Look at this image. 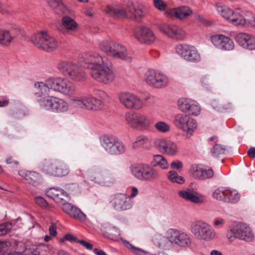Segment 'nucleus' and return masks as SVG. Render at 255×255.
I'll return each mask as SVG.
<instances>
[{
  "instance_id": "14",
  "label": "nucleus",
  "mask_w": 255,
  "mask_h": 255,
  "mask_svg": "<svg viewBox=\"0 0 255 255\" xmlns=\"http://www.w3.org/2000/svg\"><path fill=\"white\" fill-rule=\"evenodd\" d=\"M167 238L171 243L181 247H187L191 243V239L188 234L175 229L169 230L167 232Z\"/></svg>"
},
{
  "instance_id": "3",
  "label": "nucleus",
  "mask_w": 255,
  "mask_h": 255,
  "mask_svg": "<svg viewBox=\"0 0 255 255\" xmlns=\"http://www.w3.org/2000/svg\"><path fill=\"white\" fill-rule=\"evenodd\" d=\"M37 90L34 95L37 98V101L39 107L43 110L54 113H63L68 110V104L64 100L55 96L45 95L47 93H41L40 90Z\"/></svg>"
},
{
  "instance_id": "27",
  "label": "nucleus",
  "mask_w": 255,
  "mask_h": 255,
  "mask_svg": "<svg viewBox=\"0 0 255 255\" xmlns=\"http://www.w3.org/2000/svg\"><path fill=\"white\" fill-rule=\"evenodd\" d=\"M128 199V197L125 195L119 194L116 195L111 202L115 209L126 210L130 207V204L127 201Z\"/></svg>"
},
{
  "instance_id": "11",
  "label": "nucleus",
  "mask_w": 255,
  "mask_h": 255,
  "mask_svg": "<svg viewBox=\"0 0 255 255\" xmlns=\"http://www.w3.org/2000/svg\"><path fill=\"white\" fill-rule=\"evenodd\" d=\"M228 239L232 242L235 238L246 241H251L254 238L253 233L251 228L246 224L239 223L234 226L227 233Z\"/></svg>"
},
{
  "instance_id": "30",
  "label": "nucleus",
  "mask_w": 255,
  "mask_h": 255,
  "mask_svg": "<svg viewBox=\"0 0 255 255\" xmlns=\"http://www.w3.org/2000/svg\"><path fill=\"white\" fill-rule=\"evenodd\" d=\"M196 128L197 124L196 121L193 118L189 117V119L186 120L180 129L185 132V136L187 138H190L192 136Z\"/></svg>"
},
{
  "instance_id": "15",
  "label": "nucleus",
  "mask_w": 255,
  "mask_h": 255,
  "mask_svg": "<svg viewBox=\"0 0 255 255\" xmlns=\"http://www.w3.org/2000/svg\"><path fill=\"white\" fill-rule=\"evenodd\" d=\"M175 50L185 60L192 62H197L200 60V55L193 46L179 44L176 46Z\"/></svg>"
},
{
  "instance_id": "54",
  "label": "nucleus",
  "mask_w": 255,
  "mask_h": 255,
  "mask_svg": "<svg viewBox=\"0 0 255 255\" xmlns=\"http://www.w3.org/2000/svg\"><path fill=\"white\" fill-rule=\"evenodd\" d=\"M136 140L140 145L146 144L149 142L148 137L144 135H141L137 136Z\"/></svg>"
},
{
  "instance_id": "20",
  "label": "nucleus",
  "mask_w": 255,
  "mask_h": 255,
  "mask_svg": "<svg viewBox=\"0 0 255 255\" xmlns=\"http://www.w3.org/2000/svg\"><path fill=\"white\" fill-rule=\"evenodd\" d=\"M41 170L46 174L55 176H62L67 175L70 171L69 168L64 164H51L47 166H43Z\"/></svg>"
},
{
  "instance_id": "19",
  "label": "nucleus",
  "mask_w": 255,
  "mask_h": 255,
  "mask_svg": "<svg viewBox=\"0 0 255 255\" xmlns=\"http://www.w3.org/2000/svg\"><path fill=\"white\" fill-rule=\"evenodd\" d=\"M178 106L181 111L189 115H197L200 112V107L197 102L190 99H180Z\"/></svg>"
},
{
  "instance_id": "29",
  "label": "nucleus",
  "mask_w": 255,
  "mask_h": 255,
  "mask_svg": "<svg viewBox=\"0 0 255 255\" xmlns=\"http://www.w3.org/2000/svg\"><path fill=\"white\" fill-rule=\"evenodd\" d=\"M19 175L23 177L30 184L36 186L40 183L41 176L40 174L35 171H21Z\"/></svg>"
},
{
  "instance_id": "59",
  "label": "nucleus",
  "mask_w": 255,
  "mask_h": 255,
  "mask_svg": "<svg viewBox=\"0 0 255 255\" xmlns=\"http://www.w3.org/2000/svg\"><path fill=\"white\" fill-rule=\"evenodd\" d=\"M0 243H7L6 246H4L1 250H0V255H16V253H3V252H5V248H7L8 246L10 245V243L7 242H0Z\"/></svg>"
},
{
  "instance_id": "16",
  "label": "nucleus",
  "mask_w": 255,
  "mask_h": 255,
  "mask_svg": "<svg viewBox=\"0 0 255 255\" xmlns=\"http://www.w3.org/2000/svg\"><path fill=\"white\" fill-rule=\"evenodd\" d=\"M159 30L169 38L175 40H182L186 32L181 27L174 24L164 23L158 26Z\"/></svg>"
},
{
  "instance_id": "4",
  "label": "nucleus",
  "mask_w": 255,
  "mask_h": 255,
  "mask_svg": "<svg viewBox=\"0 0 255 255\" xmlns=\"http://www.w3.org/2000/svg\"><path fill=\"white\" fill-rule=\"evenodd\" d=\"M59 71L68 79L75 82H83L87 79L84 71L77 64L70 61H61L57 65Z\"/></svg>"
},
{
  "instance_id": "46",
  "label": "nucleus",
  "mask_w": 255,
  "mask_h": 255,
  "mask_svg": "<svg viewBox=\"0 0 255 255\" xmlns=\"http://www.w3.org/2000/svg\"><path fill=\"white\" fill-rule=\"evenodd\" d=\"M225 150L226 149L224 147L218 143H216L213 147L212 153L215 155H217L218 154L224 153Z\"/></svg>"
},
{
  "instance_id": "8",
  "label": "nucleus",
  "mask_w": 255,
  "mask_h": 255,
  "mask_svg": "<svg viewBox=\"0 0 255 255\" xmlns=\"http://www.w3.org/2000/svg\"><path fill=\"white\" fill-rule=\"evenodd\" d=\"M191 233L198 240L205 241L213 240L216 236V232L211 226L202 221L192 222L190 227Z\"/></svg>"
},
{
  "instance_id": "24",
  "label": "nucleus",
  "mask_w": 255,
  "mask_h": 255,
  "mask_svg": "<svg viewBox=\"0 0 255 255\" xmlns=\"http://www.w3.org/2000/svg\"><path fill=\"white\" fill-rule=\"evenodd\" d=\"M178 195L184 200L194 203H202L204 200L202 195L189 188L179 191Z\"/></svg>"
},
{
  "instance_id": "38",
  "label": "nucleus",
  "mask_w": 255,
  "mask_h": 255,
  "mask_svg": "<svg viewBox=\"0 0 255 255\" xmlns=\"http://www.w3.org/2000/svg\"><path fill=\"white\" fill-rule=\"evenodd\" d=\"M153 161L155 165H158L162 169H167L169 166L166 159L161 155H154Z\"/></svg>"
},
{
  "instance_id": "23",
  "label": "nucleus",
  "mask_w": 255,
  "mask_h": 255,
  "mask_svg": "<svg viewBox=\"0 0 255 255\" xmlns=\"http://www.w3.org/2000/svg\"><path fill=\"white\" fill-rule=\"evenodd\" d=\"M155 144L158 149L162 153L174 155L177 152V145L171 141L158 139L155 141Z\"/></svg>"
},
{
  "instance_id": "37",
  "label": "nucleus",
  "mask_w": 255,
  "mask_h": 255,
  "mask_svg": "<svg viewBox=\"0 0 255 255\" xmlns=\"http://www.w3.org/2000/svg\"><path fill=\"white\" fill-rule=\"evenodd\" d=\"M225 37V35L223 34L214 35L211 37V40L216 48L221 50Z\"/></svg>"
},
{
  "instance_id": "62",
  "label": "nucleus",
  "mask_w": 255,
  "mask_h": 255,
  "mask_svg": "<svg viewBox=\"0 0 255 255\" xmlns=\"http://www.w3.org/2000/svg\"><path fill=\"white\" fill-rule=\"evenodd\" d=\"M248 155L252 158H255V147L250 148L247 152Z\"/></svg>"
},
{
  "instance_id": "49",
  "label": "nucleus",
  "mask_w": 255,
  "mask_h": 255,
  "mask_svg": "<svg viewBox=\"0 0 255 255\" xmlns=\"http://www.w3.org/2000/svg\"><path fill=\"white\" fill-rule=\"evenodd\" d=\"M60 190L55 188H51L46 191V195L52 198L54 201L57 199V195Z\"/></svg>"
},
{
  "instance_id": "25",
  "label": "nucleus",
  "mask_w": 255,
  "mask_h": 255,
  "mask_svg": "<svg viewBox=\"0 0 255 255\" xmlns=\"http://www.w3.org/2000/svg\"><path fill=\"white\" fill-rule=\"evenodd\" d=\"M19 33L20 31L18 29H11L9 30L0 29V45H9Z\"/></svg>"
},
{
  "instance_id": "32",
  "label": "nucleus",
  "mask_w": 255,
  "mask_h": 255,
  "mask_svg": "<svg viewBox=\"0 0 255 255\" xmlns=\"http://www.w3.org/2000/svg\"><path fill=\"white\" fill-rule=\"evenodd\" d=\"M103 107V102L101 100L93 97H89L87 110L98 111L101 110Z\"/></svg>"
},
{
  "instance_id": "63",
  "label": "nucleus",
  "mask_w": 255,
  "mask_h": 255,
  "mask_svg": "<svg viewBox=\"0 0 255 255\" xmlns=\"http://www.w3.org/2000/svg\"><path fill=\"white\" fill-rule=\"evenodd\" d=\"M109 232L111 234H113L116 235H120V231L117 228L113 227L110 228Z\"/></svg>"
},
{
  "instance_id": "18",
  "label": "nucleus",
  "mask_w": 255,
  "mask_h": 255,
  "mask_svg": "<svg viewBox=\"0 0 255 255\" xmlns=\"http://www.w3.org/2000/svg\"><path fill=\"white\" fill-rule=\"evenodd\" d=\"M134 36L139 42L146 44L152 43L156 39L154 32L150 28L145 26L136 28Z\"/></svg>"
},
{
  "instance_id": "40",
  "label": "nucleus",
  "mask_w": 255,
  "mask_h": 255,
  "mask_svg": "<svg viewBox=\"0 0 255 255\" xmlns=\"http://www.w3.org/2000/svg\"><path fill=\"white\" fill-rule=\"evenodd\" d=\"M234 47V41L229 37L225 35L221 50L230 51L232 50Z\"/></svg>"
},
{
  "instance_id": "26",
  "label": "nucleus",
  "mask_w": 255,
  "mask_h": 255,
  "mask_svg": "<svg viewBox=\"0 0 255 255\" xmlns=\"http://www.w3.org/2000/svg\"><path fill=\"white\" fill-rule=\"evenodd\" d=\"M192 10L188 6H182L172 9L166 12V14L180 19H183L192 15Z\"/></svg>"
},
{
  "instance_id": "51",
  "label": "nucleus",
  "mask_w": 255,
  "mask_h": 255,
  "mask_svg": "<svg viewBox=\"0 0 255 255\" xmlns=\"http://www.w3.org/2000/svg\"><path fill=\"white\" fill-rule=\"evenodd\" d=\"M35 201L37 205L41 207L46 208L48 206L47 201L42 197H36L35 198Z\"/></svg>"
},
{
  "instance_id": "1",
  "label": "nucleus",
  "mask_w": 255,
  "mask_h": 255,
  "mask_svg": "<svg viewBox=\"0 0 255 255\" xmlns=\"http://www.w3.org/2000/svg\"><path fill=\"white\" fill-rule=\"evenodd\" d=\"M79 62L81 66L91 70L92 77L97 82L109 84L114 81L115 75L112 68L104 63L98 53H83L80 56Z\"/></svg>"
},
{
  "instance_id": "52",
  "label": "nucleus",
  "mask_w": 255,
  "mask_h": 255,
  "mask_svg": "<svg viewBox=\"0 0 255 255\" xmlns=\"http://www.w3.org/2000/svg\"><path fill=\"white\" fill-rule=\"evenodd\" d=\"M58 194V195H57V199H56L55 202L58 203L65 200V199L68 197L67 194L61 190H59Z\"/></svg>"
},
{
  "instance_id": "48",
  "label": "nucleus",
  "mask_w": 255,
  "mask_h": 255,
  "mask_svg": "<svg viewBox=\"0 0 255 255\" xmlns=\"http://www.w3.org/2000/svg\"><path fill=\"white\" fill-rule=\"evenodd\" d=\"M11 229V225L9 223H5L0 225V236L5 235Z\"/></svg>"
},
{
  "instance_id": "57",
  "label": "nucleus",
  "mask_w": 255,
  "mask_h": 255,
  "mask_svg": "<svg viewBox=\"0 0 255 255\" xmlns=\"http://www.w3.org/2000/svg\"><path fill=\"white\" fill-rule=\"evenodd\" d=\"M183 166L182 163L180 161H173L171 163V167L173 169H179Z\"/></svg>"
},
{
  "instance_id": "44",
  "label": "nucleus",
  "mask_w": 255,
  "mask_h": 255,
  "mask_svg": "<svg viewBox=\"0 0 255 255\" xmlns=\"http://www.w3.org/2000/svg\"><path fill=\"white\" fill-rule=\"evenodd\" d=\"M48 3L54 9H59L61 10L65 8L61 0H48Z\"/></svg>"
},
{
  "instance_id": "22",
  "label": "nucleus",
  "mask_w": 255,
  "mask_h": 255,
  "mask_svg": "<svg viewBox=\"0 0 255 255\" xmlns=\"http://www.w3.org/2000/svg\"><path fill=\"white\" fill-rule=\"evenodd\" d=\"M128 18L139 21L145 15L146 12L143 10V6L138 3H131L127 6Z\"/></svg>"
},
{
  "instance_id": "55",
  "label": "nucleus",
  "mask_w": 255,
  "mask_h": 255,
  "mask_svg": "<svg viewBox=\"0 0 255 255\" xmlns=\"http://www.w3.org/2000/svg\"><path fill=\"white\" fill-rule=\"evenodd\" d=\"M129 245L130 246L133 252L138 255H144L146 254V252L142 250L135 248L132 246L131 244H129Z\"/></svg>"
},
{
  "instance_id": "50",
  "label": "nucleus",
  "mask_w": 255,
  "mask_h": 255,
  "mask_svg": "<svg viewBox=\"0 0 255 255\" xmlns=\"http://www.w3.org/2000/svg\"><path fill=\"white\" fill-rule=\"evenodd\" d=\"M214 175V171L212 169H204L203 168V172L202 175V180L210 178Z\"/></svg>"
},
{
  "instance_id": "31",
  "label": "nucleus",
  "mask_w": 255,
  "mask_h": 255,
  "mask_svg": "<svg viewBox=\"0 0 255 255\" xmlns=\"http://www.w3.org/2000/svg\"><path fill=\"white\" fill-rule=\"evenodd\" d=\"M88 100V96H73L70 99V101L74 107L87 110Z\"/></svg>"
},
{
  "instance_id": "5",
  "label": "nucleus",
  "mask_w": 255,
  "mask_h": 255,
  "mask_svg": "<svg viewBox=\"0 0 255 255\" xmlns=\"http://www.w3.org/2000/svg\"><path fill=\"white\" fill-rule=\"evenodd\" d=\"M130 170L132 175L141 181H155L158 180L160 177L158 171L149 164H133L130 167Z\"/></svg>"
},
{
  "instance_id": "61",
  "label": "nucleus",
  "mask_w": 255,
  "mask_h": 255,
  "mask_svg": "<svg viewBox=\"0 0 255 255\" xmlns=\"http://www.w3.org/2000/svg\"><path fill=\"white\" fill-rule=\"evenodd\" d=\"M5 161L7 164H13L15 165H17L18 164V162L16 159H14L11 156H8L6 159Z\"/></svg>"
},
{
  "instance_id": "42",
  "label": "nucleus",
  "mask_w": 255,
  "mask_h": 255,
  "mask_svg": "<svg viewBox=\"0 0 255 255\" xmlns=\"http://www.w3.org/2000/svg\"><path fill=\"white\" fill-rule=\"evenodd\" d=\"M226 189H217L213 193V197L217 200L225 201Z\"/></svg>"
},
{
  "instance_id": "10",
  "label": "nucleus",
  "mask_w": 255,
  "mask_h": 255,
  "mask_svg": "<svg viewBox=\"0 0 255 255\" xmlns=\"http://www.w3.org/2000/svg\"><path fill=\"white\" fill-rule=\"evenodd\" d=\"M101 145L106 151L112 155H119L125 153V144L112 135H104L100 138Z\"/></svg>"
},
{
  "instance_id": "33",
  "label": "nucleus",
  "mask_w": 255,
  "mask_h": 255,
  "mask_svg": "<svg viewBox=\"0 0 255 255\" xmlns=\"http://www.w3.org/2000/svg\"><path fill=\"white\" fill-rule=\"evenodd\" d=\"M62 25L63 27L68 31H74L76 30L78 24L71 17L65 16L62 19Z\"/></svg>"
},
{
  "instance_id": "43",
  "label": "nucleus",
  "mask_w": 255,
  "mask_h": 255,
  "mask_svg": "<svg viewBox=\"0 0 255 255\" xmlns=\"http://www.w3.org/2000/svg\"><path fill=\"white\" fill-rule=\"evenodd\" d=\"M71 211V214H70V216L80 220H85V215L79 209L74 206Z\"/></svg>"
},
{
  "instance_id": "2",
  "label": "nucleus",
  "mask_w": 255,
  "mask_h": 255,
  "mask_svg": "<svg viewBox=\"0 0 255 255\" xmlns=\"http://www.w3.org/2000/svg\"><path fill=\"white\" fill-rule=\"evenodd\" d=\"M34 87L41 93H48L50 89L66 95H73L76 91L75 85L71 81L60 77L50 78L45 82H37Z\"/></svg>"
},
{
  "instance_id": "35",
  "label": "nucleus",
  "mask_w": 255,
  "mask_h": 255,
  "mask_svg": "<svg viewBox=\"0 0 255 255\" xmlns=\"http://www.w3.org/2000/svg\"><path fill=\"white\" fill-rule=\"evenodd\" d=\"M189 116L184 113H179L176 114L174 118V124L175 126L179 129L181 128L182 125L186 120L189 119Z\"/></svg>"
},
{
  "instance_id": "41",
  "label": "nucleus",
  "mask_w": 255,
  "mask_h": 255,
  "mask_svg": "<svg viewBox=\"0 0 255 255\" xmlns=\"http://www.w3.org/2000/svg\"><path fill=\"white\" fill-rule=\"evenodd\" d=\"M154 244L159 248L166 249L168 242L166 239L160 236H155L152 240Z\"/></svg>"
},
{
  "instance_id": "53",
  "label": "nucleus",
  "mask_w": 255,
  "mask_h": 255,
  "mask_svg": "<svg viewBox=\"0 0 255 255\" xmlns=\"http://www.w3.org/2000/svg\"><path fill=\"white\" fill-rule=\"evenodd\" d=\"M74 206L69 203H66L62 204V210L63 211L69 215L71 214L72 210L74 208Z\"/></svg>"
},
{
  "instance_id": "6",
  "label": "nucleus",
  "mask_w": 255,
  "mask_h": 255,
  "mask_svg": "<svg viewBox=\"0 0 255 255\" xmlns=\"http://www.w3.org/2000/svg\"><path fill=\"white\" fill-rule=\"evenodd\" d=\"M98 45L99 49L109 56L115 58L126 59L129 61L131 60V58L128 56L126 48L114 41L102 40L99 42Z\"/></svg>"
},
{
  "instance_id": "64",
  "label": "nucleus",
  "mask_w": 255,
  "mask_h": 255,
  "mask_svg": "<svg viewBox=\"0 0 255 255\" xmlns=\"http://www.w3.org/2000/svg\"><path fill=\"white\" fill-rule=\"evenodd\" d=\"M26 255H39L38 252L35 250H33L32 251L26 250Z\"/></svg>"
},
{
  "instance_id": "34",
  "label": "nucleus",
  "mask_w": 255,
  "mask_h": 255,
  "mask_svg": "<svg viewBox=\"0 0 255 255\" xmlns=\"http://www.w3.org/2000/svg\"><path fill=\"white\" fill-rule=\"evenodd\" d=\"M240 199V195L235 190L226 189L225 202L235 203Z\"/></svg>"
},
{
  "instance_id": "17",
  "label": "nucleus",
  "mask_w": 255,
  "mask_h": 255,
  "mask_svg": "<svg viewBox=\"0 0 255 255\" xmlns=\"http://www.w3.org/2000/svg\"><path fill=\"white\" fill-rule=\"evenodd\" d=\"M120 103L128 109L139 110L142 107L143 103L137 96L128 92H123L119 96Z\"/></svg>"
},
{
  "instance_id": "56",
  "label": "nucleus",
  "mask_w": 255,
  "mask_h": 255,
  "mask_svg": "<svg viewBox=\"0 0 255 255\" xmlns=\"http://www.w3.org/2000/svg\"><path fill=\"white\" fill-rule=\"evenodd\" d=\"M78 243L83 246L86 249L91 250L93 248V245L83 240H79Z\"/></svg>"
},
{
  "instance_id": "39",
  "label": "nucleus",
  "mask_w": 255,
  "mask_h": 255,
  "mask_svg": "<svg viewBox=\"0 0 255 255\" xmlns=\"http://www.w3.org/2000/svg\"><path fill=\"white\" fill-rule=\"evenodd\" d=\"M168 179L172 182L182 184L184 183V178L179 176L177 172L174 171H169L167 175Z\"/></svg>"
},
{
  "instance_id": "13",
  "label": "nucleus",
  "mask_w": 255,
  "mask_h": 255,
  "mask_svg": "<svg viewBox=\"0 0 255 255\" xmlns=\"http://www.w3.org/2000/svg\"><path fill=\"white\" fill-rule=\"evenodd\" d=\"M216 8L223 17L234 24L236 25H244L246 23V19L242 14L237 11H234L232 9L226 6L223 3L217 2Z\"/></svg>"
},
{
  "instance_id": "60",
  "label": "nucleus",
  "mask_w": 255,
  "mask_h": 255,
  "mask_svg": "<svg viewBox=\"0 0 255 255\" xmlns=\"http://www.w3.org/2000/svg\"><path fill=\"white\" fill-rule=\"evenodd\" d=\"M65 239H66V240H67V241H71V242H77V243L79 240L76 237L70 234H66L65 235Z\"/></svg>"
},
{
  "instance_id": "45",
  "label": "nucleus",
  "mask_w": 255,
  "mask_h": 255,
  "mask_svg": "<svg viewBox=\"0 0 255 255\" xmlns=\"http://www.w3.org/2000/svg\"><path fill=\"white\" fill-rule=\"evenodd\" d=\"M155 128L159 131L166 132L170 130V126L165 122H158L155 125Z\"/></svg>"
},
{
  "instance_id": "21",
  "label": "nucleus",
  "mask_w": 255,
  "mask_h": 255,
  "mask_svg": "<svg viewBox=\"0 0 255 255\" xmlns=\"http://www.w3.org/2000/svg\"><path fill=\"white\" fill-rule=\"evenodd\" d=\"M236 42L243 48L252 50L255 49V37L249 33L240 32L235 37Z\"/></svg>"
},
{
  "instance_id": "47",
  "label": "nucleus",
  "mask_w": 255,
  "mask_h": 255,
  "mask_svg": "<svg viewBox=\"0 0 255 255\" xmlns=\"http://www.w3.org/2000/svg\"><path fill=\"white\" fill-rule=\"evenodd\" d=\"M153 4L160 10H165L167 7L166 3L162 0H153Z\"/></svg>"
},
{
  "instance_id": "36",
  "label": "nucleus",
  "mask_w": 255,
  "mask_h": 255,
  "mask_svg": "<svg viewBox=\"0 0 255 255\" xmlns=\"http://www.w3.org/2000/svg\"><path fill=\"white\" fill-rule=\"evenodd\" d=\"M203 168L198 165H193L190 169L191 175L195 179L202 180Z\"/></svg>"
},
{
  "instance_id": "7",
  "label": "nucleus",
  "mask_w": 255,
  "mask_h": 255,
  "mask_svg": "<svg viewBox=\"0 0 255 255\" xmlns=\"http://www.w3.org/2000/svg\"><path fill=\"white\" fill-rule=\"evenodd\" d=\"M30 41L37 48L46 52L53 51L58 46L57 40L45 31L32 35Z\"/></svg>"
},
{
  "instance_id": "28",
  "label": "nucleus",
  "mask_w": 255,
  "mask_h": 255,
  "mask_svg": "<svg viewBox=\"0 0 255 255\" xmlns=\"http://www.w3.org/2000/svg\"><path fill=\"white\" fill-rule=\"evenodd\" d=\"M105 12L115 18H128L127 7L125 8L120 5L108 6L105 9Z\"/></svg>"
},
{
  "instance_id": "9",
  "label": "nucleus",
  "mask_w": 255,
  "mask_h": 255,
  "mask_svg": "<svg viewBox=\"0 0 255 255\" xmlns=\"http://www.w3.org/2000/svg\"><path fill=\"white\" fill-rule=\"evenodd\" d=\"M125 120L131 128L144 130L150 126V119L145 115L137 112H128L125 115Z\"/></svg>"
},
{
  "instance_id": "58",
  "label": "nucleus",
  "mask_w": 255,
  "mask_h": 255,
  "mask_svg": "<svg viewBox=\"0 0 255 255\" xmlns=\"http://www.w3.org/2000/svg\"><path fill=\"white\" fill-rule=\"evenodd\" d=\"M49 232L51 237H55L57 235L56 226L55 224H52L49 228Z\"/></svg>"
},
{
  "instance_id": "12",
  "label": "nucleus",
  "mask_w": 255,
  "mask_h": 255,
  "mask_svg": "<svg viewBox=\"0 0 255 255\" xmlns=\"http://www.w3.org/2000/svg\"><path fill=\"white\" fill-rule=\"evenodd\" d=\"M144 81L147 85L156 88L166 87L168 79L164 74L154 69H149L144 73Z\"/></svg>"
}]
</instances>
